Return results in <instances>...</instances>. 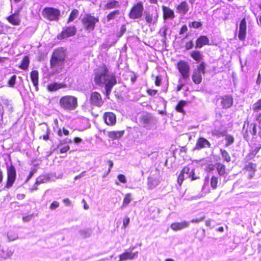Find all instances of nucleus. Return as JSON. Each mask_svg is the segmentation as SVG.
I'll use <instances>...</instances> for the list:
<instances>
[{"label":"nucleus","instance_id":"nucleus-1","mask_svg":"<svg viewBox=\"0 0 261 261\" xmlns=\"http://www.w3.org/2000/svg\"><path fill=\"white\" fill-rule=\"evenodd\" d=\"M94 81L97 85H105L107 96L110 94L113 86L117 83L115 75L105 67L99 68L95 72Z\"/></svg>","mask_w":261,"mask_h":261},{"label":"nucleus","instance_id":"nucleus-2","mask_svg":"<svg viewBox=\"0 0 261 261\" xmlns=\"http://www.w3.org/2000/svg\"><path fill=\"white\" fill-rule=\"evenodd\" d=\"M59 105L65 111H74L78 106L77 98L72 95L63 96L60 99Z\"/></svg>","mask_w":261,"mask_h":261},{"label":"nucleus","instance_id":"nucleus-3","mask_svg":"<svg viewBox=\"0 0 261 261\" xmlns=\"http://www.w3.org/2000/svg\"><path fill=\"white\" fill-rule=\"evenodd\" d=\"M65 57V50L63 48L57 49L54 51L50 59L51 68L62 65Z\"/></svg>","mask_w":261,"mask_h":261},{"label":"nucleus","instance_id":"nucleus-4","mask_svg":"<svg viewBox=\"0 0 261 261\" xmlns=\"http://www.w3.org/2000/svg\"><path fill=\"white\" fill-rule=\"evenodd\" d=\"M144 6L141 2H138L132 8L128 14L129 17L132 19H140L143 15Z\"/></svg>","mask_w":261,"mask_h":261},{"label":"nucleus","instance_id":"nucleus-5","mask_svg":"<svg viewBox=\"0 0 261 261\" xmlns=\"http://www.w3.org/2000/svg\"><path fill=\"white\" fill-rule=\"evenodd\" d=\"M42 15L44 18L49 20H58L60 15V12L54 8H45L42 11Z\"/></svg>","mask_w":261,"mask_h":261},{"label":"nucleus","instance_id":"nucleus-6","mask_svg":"<svg viewBox=\"0 0 261 261\" xmlns=\"http://www.w3.org/2000/svg\"><path fill=\"white\" fill-rule=\"evenodd\" d=\"M205 73V65L204 62H202L195 69L192 76L193 82L196 84H199L202 81V74Z\"/></svg>","mask_w":261,"mask_h":261},{"label":"nucleus","instance_id":"nucleus-7","mask_svg":"<svg viewBox=\"0 0 261 261\" xmlns=\"http://www.w3.org/2000/svg\"><path fill=\"white\" fill-rule=\"evenodd\" d=\"M98 19L90 15H86L83 19V23L85 29L88 31L94 30L95 23Z\"/></svg>","mask_w":261,"mask_h":261},{"label":"nucleus","instance_id":"nucleus-8","mask_svg":"<svg viewBox=\"0 0 261 261\" xmlns=\"http://www.w3.org/2000/svg\"><path fill=\"white\" fill-rule=\"evenodd\" d=\"M140 124L147 129H150L154 123L153 117L148 113L142 114L140 118Z\"/></svg>","mask_w":261,"mask_h":261},{"label":"nucleus","instance_id":"nucleus-9","mask_svg":"<svg viewBox=\"0 0 261 261\" xmlns=\"http://www.w3.org/2000/svg\"><path fill=\"white\" fill-rule=\"evenodd\" d=\"M177 69L184 79H187L190 76V66L184 61H180L177 65Z\"/></svg>","mask_w":261,"mask_h":261},{"label":"nucleus","instance_id":"nucleus-10","mask_svg":"<svg viewBox=\"0 0 261 261\" xmlns=\"http://www.w3.org/2000/svg\"><path fill=\"white\" fill-rule=\"evenodd\" d=\"M16 177V172L14 167L12 165L7 168V181L6 187L8 189L11 188Z\"/></svg>","mask_w":261,"mask_h":261},{"label":"nucleus","instance_id":"nucleus-11","mask_svg":"<svg viewBox=\"0 0 261 261\" xmlns=\"http://www.w3.org/2000/svg\"><path fill=\"white\" fill-rule=\"evenodd\" d=\"M90 101L91 104L95 107H101L103 104L101 96L97 92H93L90 95Z\"/></svg>","mask_w":261,"mask_h":261},{"label":"nucleus","instance_id":"nucleus-12","mask_svg":"<svg viewBox=\"0 0 261 261\" xmlns=\"http://www.w3.org/2000/svg\"><path fill=\"white\" fill-rule=\"evenodd\" d=\"M176 12L181 16L185 15L189 10V6L186 1L181 2L176 6Z\"/></svg>","mask_w":261,"mask_h":261},{"label":"nucleus","instance_id":"nucleus-13","mask_svg":"<svg viewBox=\"0 0 261 261\" xmlns=\"http://www.w3.org/2000/svg\"><path fill=\"white\" fill-rule=\"evenodd\" d=\"M246 35V21L245 18H243L240 23L238 37L240 40H244Z\"/></svg>","mask_w":261,"mask_h":261},{"label":"nucleus","instance_id":"nucleus-14","mask_svg":"<svg viewBox=\"0 0 261 261\" xmlns=\"http://www.w3.org/2000/svg\"><path fill=\"white\" fill-rule=\"evenodd\" d=\"M190 225V222L188 221H182L180 222H175L171 224L170 228L173 231H177L187 228Z\"/></svg>","mask_w":261,"mask_h":261},{"label":"nucleus","instance_id":"nucleus-15","mask_svg":"<svg viewBox=\"0 0 261 261\" xmlns=\"http://www.w3.org/2000/svg\"><path fill=\"white\" fill-rule=\"evenodd\" d=\"M103 119L106 123L108 125H113L116 122V116L112 112L105 113L103 115Z\"/></svg>","mask_w":261,"mask_h":261},{"label":"nucleus","instance_id":"nucleus-16","mask_svg":"<svg viewBox=\"0 0 261 261\" xmlns=\"http://www.w3.org/2000/svg\"><path fill=\"white\" fill-rule=\"evenodd\" d=\"M211 144L206 139L200 137L197 141L194 149L200 150L202 148L210 147Z\"/></svg>","mask_w":261,"mask_h":261},{"label":"nucleus","instance_id":"nucleus-17","mask_svg":"<svg viewBox=\"0 0 261 261\" xmlns=\"http://www.w3.org/2000/svg\"><path fill=\"white\" fill-rule=\"evenodd\" d=\"M76 30L74 27H69L64 29L62 32L61 38H65L69 37L74 35L76 33Z\"/></svg>","mask_w":261,"mask_h":261},{"label":"nucleus","instance_id":"nucleus-18","mask_svg":"<svg viewBox=\"0 0 261 261\" xmlns=\"http://www.w3.org/2000/svg\"><path fill=\"white\" fill-rule=\"evenodd\" d=\"M233 98L231 95H225L221 98V105L223 108L228 109L232 106Z\"/></svg>","mask_w":261,"mask_h":261},{"label":"nucleus","instance_id":"nucleus-19","mask_svg":"<svg viewBox=\"0 0 261 261\" xmlns=\"http://www.w3.org/2000/svg\"><path fill=\"white\" fill-rule=\"evenodd\" d=\"M209 39L206 36H200L196 41L195 47L200 48L204 45L209 44Z\"/></svg>","mask_w":261,"mask_h":261},{"label":"nucleus","instance_id":"nucleus-20","mask_svg":"<svg viewBox=\"0 0 261 261\" xmlns=\"http://www.w3.org/2000/svg\"><path fill=\"white\" fill-rule=\"evenodd\" d=\"M163 12V17L164 19H172L174 18V13L172 10L170 8L166 7L163 6L162 7Z\"/></svg>","mask_w":261,"mask_h":261},{"label":"nucleus","instance_id":"nucleus-21","mask_svg":"<svg viewBox=\"0 0 261 261\" xmlns=\"http://www.w3.org/2000/svg\"><path fill=\"white\" fill-rule=\"evenodd\" d=\"M256 164L251 162L246 165L245 168L249 172V178H252L254 176V173L256 171Z\"/></svg>","mask_w":261,"mask_h":261},{"label":"nucleus","instance_id":"nucleus-22","mask_svg":"<svg viewBox=\"0 0 261 261\" xmlns=\"http://www.w3.org/2000/svg\"><path fill=\"white\" fill-rule=\"evenodd\" d=\"M38 75L39 73L37 70H33L31 72V79L36 90L38 89Z\"/></svg>","mask_w":261,"mask_h":261},{"label":"nucleus","instance_id":"nucleus-23","mask_svg":"<svg viewBox=\"0 0 261 261\" xmlns=\"http://www.w3.org/2000/svg\"><path fill=\"white\" fill-rule=\"evenodd\" d=\"M216 169L220 176H224L227 174L225 166L220 163H216Z\"/></svg>","mask_w":261,"mask_h":261},{"label":"nucleus","instance_id":"nucleus-24","mask_svg":"<svg viewBox=\"0 0 261 261\" xmlns=\"http://www.w3.org/2000/svg\"><path fill=\"white\" fill-rule=\"evenodd\" d=\"M158 14L146 13L145 15V20L148 23H155L158 19Z\"/></svg>","mask_w":261,"mask_h":261},{"label":"nucleus","instance_id":"nucleus-25","mask_svg":"<svg viewBox=\"0 0 261 261\" xmlns=\"http://www.w3.org/2000/svg\"><path fill=\"white\" fill-rule=\"evenodd\" d=\"M124 132L122 131H111L108 133V136L112 139H117L121 138L124 134Z\"/></svg>","mask_w":261,"mask_h":261},{"label":"nucleus","instance_id":"nucleus-26","mask_svg":"<svg viewBox=\"0 0 261 261\" xmlns=\"http://www.w3.org/2000/svg\"><path fill=\"white\" fill-rule=\"evenodd\" d=\"M62 87V84L57 83H51L47 85V89L50 92L57 91Z\"/></svg>","mask_w":261,"mask_h":261},{"label":"nucleus","instance_id":"nucleus-27","mask_svg":"<svg viewBox=\"0 0 261 261\" xmlns=\"http://www.w3.org/2000/svg\"><path fill=\"white\" fill-rule=\"evenodd\" d=\"M8 21L13 25H19L20 21L17 15L14 14L8 17Z\"/></svg>","mask_w":261,"mask_h":261},{"label":"nucleus","instance_id":"nucleus-28","mask_svg":"<svg viewBox=\"0 0 261 261\" xmlns=\"http://www.w3.org/2000/svg\"><path fill=\"white\" fill-rule=\"evenodd\" d=\"M191 57L196 61H200L202 58V55L199 51L194 50L191 53Z\"/></svg>","mask_w":261,"mask_h":261},{"label":"nucleus","instance_id":"nucleus-29","mask_svg":"<svg viewBox=\"0 0 261 261\" xmlns=\"http://www.w3.org/2000/svg\"><path fill=\"white\" fill-rule=\"evenodd\" d=\"M119 6V2L116 1H112L108 2L105 6V8L107 9H112Z\"/></svg>","mask_w":261,"mask_h":261},{"label":"nucleus","instance_id":"nucleus-30","mask_svg":"<svg viewBox=\"0 0 261 261\" xmlns=\"http://www.w3.org/2000/svg\"><path fill=\"white\" fill-rule=\"evenodd\" d=\"M29 57L27 56H25L23 60H22L21 63L19 67L23 69V70H26L28 69L29 65Z\"/></svg>","mask_w":261,"mask_h":261},{"label":"nucleus","instance_id":"nucleus-31","mask_svg":"<svg viewBox=\"0 0 261 261\" xmlns=\"http://www.w3.org/2000/svg\"><path fill=\"white\" fill-rule=\"evenodd\" d=\"M78 15L79 11L76 9H74L70 13L67 22L69 23L73 21L75 18L77 17Z\"/></svg>","mask_w":261,"mask_h":261},{"label":"nucleus","instance_id":"nucleus-32","mask_svg":"<svg viewBox=\"0 0 261 261\" xmlns=\"http://www.w3.org/2000/svg\"><path fill=\"white\" fill-rule=\"evenodd\" d=\"M120 14V11L119 10H117L114 11L111 13H110L107 16V19L108 21L111 20L115 19L117 16Z\"/></svg>","mask_w":261,"mask_h":261},{"label":"nucleus","instance_id":"nucleus-33","mask_svg":"<svg viewBox=\"0 0 261 261\" xmlns=\"http://www.w3.org/2000/svg\"><path fill=\"white\" fill-rule=\"evenodd\" d=\"M132 198L131 197L130 193H127L125 195L123 201V204L122 205V207H126L132 201Z\"/></svg>","mask_w":261,"mask_h":261},{"label":"nucleus","instance_id":"nucleus-34","mask_svg":"<svg viewBox=\"0 0 261 261\" xmlns=\"http://www.w3.org/2000/svg\"><path fill=\"white\" fill-rule=\"evenodd\" d=\"M252 109L254 112L261 111V98L252 105Z\"/></svg>","mask_w":261,"mask_h":261},{"label":"nucleus","instance_id":"nucleus-35","mask_svg":"<svg viewBox=\"0 0 261 261\" xmlns=\"http://www.w3.org/2000/svg\"><path fill=\"white\" fill-rule=\"evenodd\" d=\"M180 173L183 174V175L185 177V178H190L191 170L189 167H185L183 168Z\"/></svg>","mask_w":261,"mask_h":261},{"label":"nucleus","instance_id":"nucleus-36","mask_svg":"<svg viewBox=\"0 0 261 261\" xmlns=\"http://www.w3.org/2000/svg\"><path fill=\"white\" fill-rule=\"evenodd\" d=\"M220 152L222 157L223 158L224 161L227 162H229L231 160V158L228 152L226 151L225 150H223L222 149H220Z\"/></svg>","mask_w":261,"mask_h":261},{"label":"nucleus","instance_id":"nucleus-37","mask_svg":"<svg viewBox=\"0 0 261 261\" xmlns=\"http://www.w3.org/2000/svg\"><path fill=\"white\" fill-rule=\"evenodd\" d=\"M209 184V179L208 177H206L205 178L204 182L203 185L202 186V191L205 193H209L210 192V189L208 187Z\"/></svg>","mask_w":261,"mask_h":261},{"label":"nucleus","instance_id":"nucleus-38","mask_svg":"<svg viewBox=\"0 0 261 261\" xmlns=\"http://www.w3.org/2000/svg\"><path fill=\"white\" fill-rule=\"evenodd\" d=\"M218 182V178L216 176H212L211 178V186L213 189H216L217 187Z\"/></svg>","mask_w":261,"mask_h":261},{"label":"nucleus","instance_id":"nucleus-39","mask_svg":"<svg viewBox=\"0 0 261 261\" xmlns=\"http://www.w3.org/2000/svg\"><path fill=\"white\" fill-rule=\"evenodd\" d=\"M2 252L3 254H2L1 256L4 259L10 257L13 253V252L11 250H7L6 251L3 250Z\"/></svg>","mask_w":261,"mask_h":261},{"label":"nucleus","instance_id":"nucleus-40","mask_svg":"<svg viewBox=\"0 0 261 261\" xmlns=\"http://www.w3.org/2000/svg\"><path fill=\"white\" fill-rule=\"evenodd\" d=\"M186 104V102L183 100L180 101L176 107V110L179 112H183V107Z\"/></svg>","mask_w":261,"mask_h":261},{"label":"nucleus","instance_id":"nucleus-41","mask_svg":"<svg viewBox=\"0 0 261 261\" xmlns=\"http://www.w3.org/2000/svg\"><path fill=\"white\" fill-rule=\"evenodd\" d=\"M226 145L229 146L232 144L234 141L233 137L231 135H228L225 137Z\"/></svg>","mask_w":261,"mask_h":261},{"label":"nucleus","instance_id":"nucleus-42","mask_svg":"<svg viewBox=\"0 0 261 261\" xmlns=\"http://www.w3.org/2000/svg\"><path fill=\"white\" fill-rule=\"evenodd\" d=\"M48 180V178L45 176H40L37 178L36 185H39L41 183H44Z\"/></svg>","mask_w":261,"mask_h":261},{"label":"nucleus","instance_id":"nucleus-43","mask_svg":"<svg viewBox=\"0 0 261 261\" xmlns=\"http://www.w3.org/2000/svg\"><path fill=\"white\" fill-rule=\"evenodd\" d=\"M202 24L200 22L193 21L189 23V27L195 29H198L202 26Z\"/></svg>","mask_w":261,"mask_h":261},{"label":"nucleus","instance_id":"nucleus-44","mask_svg":"<svg viewBox=\"0 0 261 261\" xmlns=\"http://www.w3.org/2000/svg\"><path fill=\"white\" fill-rule=\"evenodd\" d=\"M16 80V75H13L11 76V79L9 80L8 82V84L9 86L11 87H13L15 84V82Z\"/></svg>","mask_w":261,"mask_h":261},{"label":"nucleus","instance_id":"nucleus-45","mask_svg":"<svg viewBox=\"0 0 261 261\" xmlns=\"http://www.w3.org/2000/svg\"><path fill=\"white\" fill-rule=\"evenodd\" d=\"M7 237L9 241H12L17 238V236L13 234L12 232H9L7 234Z\"/></svg>","mask_w":261,"mask_h":261},{"label":"nucleus","instance_id":"nucleus-46","mask_svg":"<svg viewBox=\"0 0 261 261\" xmlns=\"http://www.w3.org/2000/svg\"><path fill=\"white\" fill-rule=\"evenodd\" d=\"M46 133L45 135L42 136L40 138H42V139L44 140H47L49 139V134L50 133V129L49 127L47 126L46 124H45Z\"/></svg>","mask_w":261,"mask_h":261},{"label":"nucleus","instance_id":"nucleus-47","mask_svg":"<svg viewBox=\"0 0 261 261\" xmlns=\"http://www.w3.org/2000/svg\"><path fill=\"white\" fill-rule=\"evenodd\" d=\"M126 27L125 25H122L121 28L119 33L117 34L118 37H121L124 33L126 32Z\"/></svg>","mask_w":261,"mask_h":261},{"label":"nucleus","instance_id":"nucleus-48","mask_svg":"<svg viewBox=\"0 0 261 261\" xmlns=\"http://www.w3.org/2000/svg\"><path fill=\"white\" fill-rule=\"evenodd\" d=\"M249 127L251 130H250L251 134L253 135H255L257 132L256 127L255 124H251Z\"/></svg>","mask_w":261,"mask_h":261},{"label":"nucleus","instance_id":"nucleus-49","mask_svg":"<svg viewBox=\"0 0 261 261\" xmlns=\"http://www.w3.org/2000/svg\"><path fill=\"white\" fill-rule=\"evenodd\" d=\"M204 219H205V217L202 216L199 218L193 219L191 220L190 222L192 223H198L203 221Z\"/></svg>","mask_w":261,"mask_h":261},{"label":"nucleus","instance_id":"nucleus-50","mask_svg":"<svg viewBox=\"0 0 261 261\" xmlns=\"http://www.w3.org/2000/svg\"><path fill=\"white\" fill-rule=\"evenodd\" d=\"M216 169V163L215 164H210L206 168V170L208 172H211Z\"/></svg>","mask_w":261,"mask_h":261},{"label":"nucleus","instance_id":"nucleus-51","mask_svg":"<svg viewBox=\"0 0 261 261\" xmlns=\"http://www.w3.org/2000/svg\"><path fill=\"white\" fill-rule=\"evenodd\" d=\"M33 217V215H29L26 216H23L22 218L23 221L24 222H28L31 220L32 218Z\"/></svg>","mask_w":261,"mask_h":261},{"label":"nucleus","instance_id":"nucleus-52","mask_svg":"<svg viewBox=\"0 0 261 261\" xmlns=\"http://www.w3.org/2000/svg\"><path fill=\"white\" fill-rule=\"evenodd\" d=\"M59 206V203L58 201H55L51 203L50 205L51 210H55Z\"/></svg>","mask_w":261,"mask_h":261},{"label":"nucleus","instance_id":"nucleus-53","mask_svg":"<svg viewBox=\"0 0 261 261\" xmlns=\"http://www.w3.org/2000/svg\"><path fill=\"white\" fill-rule=\"evenodd\" d=\"M118 179L122 183L125 184L126 182V178L125 176L123 174L118 175Z\"/></svg>","mask_w":261,"mask_h":261},{"label":"nucleus","instance_id":"nucleus-54","mask_svg":"<svg viewBox=\"0 0 261 261\" xmlns=\"http://www.w3.org/2000/svg\"><path fill=\"white\" fill-rule=\"evenodd\" d=\"M185 178V177L183 175V174H181V173L179 175L177 179V182L179 185H181L182 183V181Z\"/></svg>","mask_w":261,"mask_h":261},{"label":"nucleus","instance_id":"nucleus-55","mask_svg":"<svg viewBox=\"0 0 261 261\" xmlns=\"http://www.w3.org/2000/svg\"><path fill=\"white\" fill-rule=\"evenodd\" d=\"M70 149L69 145H66L60 149V152L62 153H65L68 151Z\"/></svg>","mask_w":261,"mask_h":261},{"label":"nucleus","instance_id":"nucleus-56","mask_svg":"<svg viewBox=\"0 0 261 261\" xmlns=\"http://www.w3.org/2000/svg\"><path fill=\"white\" fill-rule=\"evenodd\" d=\"M193 47V44L192 41H190L187 42L185 45L186 49L187 50L191 49Z\"/></svg>","mask_w":261,"mask_h":261},{"label":"nucleus","instance_id":"nucleus-57","mask_svg":"<svg viewBox=\"0 0 261 261\" xmlns=\"http://www.w3.org/2000/svg\"><path fill=\"white\" fill-rule=\"evenodd\" d=\"M157 93V91L155 90H152V89H148L147 90V93L150 95V96H154Z\"/></svg>","mask_w":261,"mask_h":261},{"label":"nucleus","instance_id":"nucleus-58","mask_svg":"<svg viewBox=\"0 0 261 261\" xmlns=\"http://www.w3.org/2000/svg\"><path fill=\"white\" fill-rule=\"evenodd\" d=\"M129 223V218H126L123 220V226L124 228H126Z\"/></svg>","mask_w":261,"mask_h":261},{"label":"nucleus","instance_id":"nucleus-59","mask_svg":"<svg viewBox=\"0 0 261 261\" xmlns=\"http://www.w3.org/2000/svg\"><path fill=\"white\" fill-rule=\"evenodd\" d=\"M255 115V119L259 123H261V112L258 113Z\"/></svg>","mask_w":261,"mask_h":261},{"label":"nucleus","instance_id":"nucleus-60","mask_svg":"<svg viewBox=\"0 0 261 261\" xmlns=\"http://www.w3.org/2000/svg\"><path fill=\"white\" fill-rule=\"evenodd\" d=\"M72 143V140L69 138H66L62 141H60V144H62L63 143Z\"/></svg>","mask_w":261,"mask_h":261},{"label":"nucleus","instance_id":"nucleus-61","mask_svg":"<svg viewBox=\"0 0 261 261\" xmlns=\"http://www.w3.org/2000/svg\"><path fill=\"white\" fill-rule=\"evenodd\" d=\"M188 31V28L187 25H184L180 30V34H184V33Z\"/></svg>","mask_w":261,"mask_h":261},{"label":"nucleus","instance_id":"nucleus-62","mask_svg":"<svg viewBox=\"0 0 261 261\" xmlns=\"http://www.w3.org/2000/svg\"><path fill=\"white\" fill-rule=\"evenodd\" d=\"M161 78L160 76H157L155 78V85L159 86L161 85Z\"/></svg>","mask_w":261,"mask_h":261},{"label":"nucleus","instance_id":"nucleus-63","mask_svg":"<svg viewBox=\"0 0 261 261\" xmlns=\"http://www.w3.org/2000/svg\"><path fill=\"white\" fill-rule=\"evenodd\" d=\"M63 201L64 204L66 206H69L71 204V201L68 198L64 199Z\"/></svg>","mask_w":261,"mask_h":261},{"label":"nucleus","instance_id":"nucleus-64","mask_svg":"<svg viewBox=\"0 0 261 261\" xmlns=\"http://www.w3.org/2000/svg\"><path fill=\"white\" fill-rule=\"evenodd\" d=\"M190 178H191L192 180L196 179L198 178L197 177L195 176V173H194V170L193 169L191 170V177Z\"/></svg>","mask_w":261,"mask_h":261}]
</instances>
